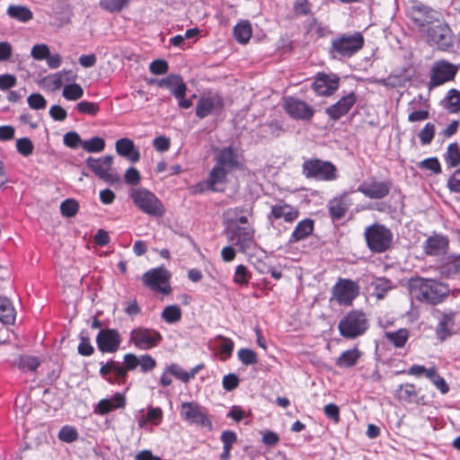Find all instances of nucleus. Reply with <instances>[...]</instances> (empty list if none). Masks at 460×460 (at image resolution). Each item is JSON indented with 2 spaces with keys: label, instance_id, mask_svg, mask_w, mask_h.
Returning a JSON list of instances; mask_svg holds the SVG:
<instances>
[{
  "label": "nucleus",
  "instance_id": "f257e3e1",
  "mask_svg": "<svg viewBox=\"0 0 460 460\" xmlns=\"http://www.w3.org/2000/svg\"><path fill=\"white\" fill-rule=\"evenodd\" d=\"M157 366L156 360L148 354L137 356L133 353H127L123 356V362L110 359L101 362L100 376L111 385H122L128 379V372L134 371L137 367L140 372L147 374L153 371Z\"/></svg>",
  "mask_w": 460,
  "mask_h": 460
},
{
  "label": "nucleus",
  "instance_id": "f03ea898",
  "mask_svg": "<svg viewBox=\"0 0 460 460\" xmlns=\"http://www.w3.org/2000/svg\"><path fill=\"white\" fill-rule=\"evenodd\" d=\"M409 289L416 300L432 305L443 302L450 292L447 285L436 279L421 277L411 278L409 279Z\"/></svg>",
  "mask_w": 460,
  "mask_h": 460
},
{
  "label": "nucleus",
  "instance_id": "7ed1b4c3",
  "mask_svg": "<svg viewBox=\"0 0 460 460\" xmlns=\"http://www.w3.org/2000/svg\"><path fill=\"white\" fill-rule=\"evenodd\" d=\"M406 16L410 21L411 30L422 38L430 27L440 20L441 15L428 5L416 4L408 9Z\"/></svg>",
  "mask_w": 460,
  "mask_h": 460
},
{
  "label": "nucleus",
  "instance_id": "20e7f679",
  "mask_svg": "<svg viewBox=\"0 0 460 460\" xmlns=\"http://www.w3.org/2000/svg\"><path fill=\"white\" fill-rule=\"evenodd\" d=\"M224 233L227 241L240 252L245 253L256 247L255 229L252 225L241 226L236 222H224Z\"/></svg>",
  "mask_w": 460,
  "mask_h": 460
},
{
  "label": "nucleus",
  "instance_id": "39448f33",
  "mask_svg": "<svg viewBox=\"0 0 460 460\" xmlns=\"http://www.w3.org/2000/svg\"><path fill=\"white\" fill-rule=\"evenodd\" d=\"M364 238L367 248L373 253L389 251L394 243V234L386 226L374 223L365 228Z\"/></svg>",
  "mask_w": 460,
  "mask_h": 460
},
{
  "label": "nucleus",
  "instance_id": "423d86ee",
  "mask_svg": "<svg viewBox=\"0 0 460 460\" xmlns=\"http://www.w3.org/2000/svg\"><path fill=\"white\" fill-rule=\"evenodd\" d=\"M302 174L306 179L320 181H333L339 177L337 167L330 161L319 158L305 159L302 164Z\"/></svg>",
  "mask_w": 460,
  "mask_h": 460
},
{
  "label": "nucleus",
  "instance_id": "0eeeda50",
  "mask_svg": "<svg viewBox=\"0 0 460 460\" xmlns=\"http://www.w3.org/2000/svg\"><path fill=\"white\" fill-rule=\"evenodd\" d=\"M368 327L367 314L361 310L349 311L342 317L338 325L340 334L346 339H355L363 335Z\"/></svg>",
  "mask_w": 460,
  "mask_h": 460
},
{
  "label": "nucleus",
  "instance_id": "6e6552de",
  "mask_svg": "<svg viewBox=\"0 0 460 460\" xmlns=\"http://www.w3.org/2000/svg\"><path fill=\"white\" fill-rule=\"evenodd\" d=\"M421 39L429 46L441 51L452 50L456 42V37L451 28L441 19L430 27Z\"/></svg>",
  "mask_w": 460,
  "mask_h": 460
},
{
  "label": "nucleus",
  "instance_id": "1a4fd4ad",
  "mask_svg": "<svg viewBox=\"0 0 460 460\" xmlns=\"http://www.w3.org/2000/svg\"><path fill=\"white\" fill-rule=\"evenodd\" d=\"M364 43L360 32L345 33L332 40L331 53L334 58H351L364 47Z\"/></svg>",
  "mask_w": 460,
  "mask_h": 460
},
{
  "label": "nucleus",
  "instance_id": "9d476101",
  "mask_svg": "<svg viewBox=\"0 0 460 460\" xmlns=\"http://www.w3.org/2000/svg\"><path fill=\"white\" fill-rule=\"evenodd\" d=\"M130 198L134 204L144 213L153 217H162L164 207L161 200L150 190L144 188L132 189Z\"/></svg>",
  "mask_w": 460,
  "mask_h": 460
},
{
  "label": "nucleus",
  "instance_id": "9b49d317",
  "mask_svg": "<svg viewBox=\"0 0 460 460\" xmlns=\"http://www.w3.org/2000/svg\"><path fill=\"white\" fill-rule=\"evenodd\" d=\"M359 292L360 286L357 281L339 278L332 288L331 300H334L340 305L349 306L358 297Z\"/></svg>",
  "mask_w": 460,
  "mask_h": 460
},
{
  "label": "nucleus",
  "instance_id": "f8f14e48",
  "mask_svg": "<svg viewBox=\"0 0 460 460\" xmlns=\"http://www.w3.org/2000/svg\"><path fill=\"white\" fill-rule=\"evenodd\" d=\"M225 106L222 95L214 91L204 92L196 105V116L204 119L209 115L219 114Z\"/></svg>",
  "mask_w": 460,
  "mask_h": 460
},
{
  "label": "nucleus",
  "instance_id": "ddd939ff",
  "mask_svg": "<svg viewBox=\"0 0 460 460\" xmlns=\"http://www.w3.org/2000/svg\"><path fill=\"white\" fill-rule=\"evenodd\" d=\"M170 279V272L164 267L151 269L142 276L145 286L155 292L164 295H168L172 291Z\"/></svg>",
  "mask_w": 460,
  "mask_h": 460
},
{
  "label": "nucleus",
  "instance_id": "4468645a",
  "mask_svg": "<svg viewBox=\"0 0 460 460\" xmlns=\"http://www.w3.org/2000/svg\"><path fill=\"white\" fill-rule=\"evenodd\" d=\"M299 209L284 200H279L270 207V211L267 215V219L273 228H277L279 221L283 220L286 224H293L298 217Z\"/></svg>",
  "mask_w": 460,
  "mask_h": 460
},
{
  "label": "nucleus",
  "instance_id": "2eb2a0df",
  "mask_svg": "<svg viewBox=\"0 0 460 460\" xmlns=\"http://www.w3.org/2000/svg\"><path fill=\"white\" fill-rule=\"evenodd\" d=\"M161 333L154 329L137 327L129 333V342L141 350H149L162 341Z\"/></svg>",
  "mask_w": 460,
  "mask_h": 460
},
{
  "label": "nucleus",
  "instance_id": "dca6fc26",
  "mask_svg": "<svg viewBox=\"0 0 460 460\" xmlns=\"http://www.w3.org/2000/svg\"><path fill=\"white\" fill-rule=\"evenodd\" d=\"M180 415L183 420L190 424L211 427V421L206 409L195 402H181Z\"/></svg>",
  "mask_w": 460,
  "mask_h": 460
},
{
  "label": "nucleus",
  "instance_id": "f3484780",
  "mask_svg": "<svg viewBox=\"0 0 460 460\" xmlns=\"http://www.w3.org/2000/svg\"><path fill=\"white\" fill-rule=\"evenodd\" d=\"M458 66L441 59L436 61L430 71L429 87H437L453 81L458 72Z\"/></svg>",
  "mask_w": 460,
  "mask_h": 460
},
{
  "label": "nucleus",
  "instance_id": "a211bd4d",
  "mask_svg": "<svg viewBox=\"0 0 460 460\" xmlns=\"http://www.w3.org/2000/svg\"><path fill=\"white\" fill-rule=\"evenodd\" d=\"M340 76L333 73L318 72L311 84V88L319 96H331L340 86Z\"/></svg>",
  "mask_w": 460,
  "mask_h": 460
},
{
  "label": "nucleus",
  "instance_id": "6ab92c4d",
  "mask_svg": "<svg viewBox=\"0 0 460 460\" xmlns=\"http://www.w3.org/2000/svg\"><path fill=\"white\" fill-rule=\"evenodd\" d=\"M283 109L294 119L310 120L314 114L313 106L293 96L284 98Z\"/></svg>",
  "mask_w": 460,
  "mask_h": 460
},
{
  "label": "nucleus",
  "instance_id": "aec40b11",
  "mask_svg": "<svg viewBox=\"0 0 460 460\" xmlns=\"http://www.w3.org/2000/svg\"><path fill=\"white\" fill-rule=\"evenodd\" d=\"M392 185L390 180L377 181L376 178H370L358 185V191L368 199H382L389 195Z\"/></svg>",
  "mask_w": 460,
  "mask_h": 460
},
{
  "label": "nucleus",
  "instance_id": "412c9836",
  "mask_svg": "<svg viewBox=\"0 0 460 460\" xmlns=\"http://www.w3.org/2000/svg\"><path fill=\"white\" fill-rule=\"evenodd\" d=\"M215 164L230 172L243 168L241 155L232 147L217 148L214 156Z\"/></svg>",
  "mask_w": 460,
  "mask_h": 460
},
{
  "label": "nucleus",
  "instance_id": "4be33fe9",
  "mask_svg": "<svg viewBox=\"0 0 460 460\" xmlns=\"http://www.w3.org/2000/svg\"><path fill=\"white\" fill-rule=\"evenodd\" d=\"M98 349L102 353H115L121 344V336L117 329H102L96 336Z\"/></svg>",
  "mask_w": 460,
  "mask_h": 460
},
{
  "label": "nucleus",
  "instance_id": "5701e85b",
  "mask_svg": "<svg viewBox=\"0 0 460 460\" xmlns=\"http://www.w3.org/2000/svg\"><path fill=\"white\" fill-rule=\"evenodd\" d=\"M230 171L218 166L217 164H214L211 171L208 173V176L206 181L199 182L198 187L200 188V190H209L212 191H219L222 190L220 186L224 185L227 181V174Z\"/></svg>",
  "mask_w": 460,
  "mask_h": 460
},
{
  "label": "nucleus",
  "instance_id": "b1692460",
  "mask_svg": "<svg viewBox=\"0 0 460 460\" xmlns=\"http://www.w3.org/2000/svg\"><path fill=\"white\" fill-rule=\"evenodd\" d=\"M112 162L113 157L109 155L102 158L89 157L86 160V164L99 178L112 183L116 180L112 174L109 173Z\"/></svg>",
  "mask_w": 460,
  "mask_h": 460
},
{
  "label": "nucleus",
  "instance_id": "393cba45",
  "mask_svg": "<svg viewBox=\"0 0 460 460\" xmlns=\"http://www.w3.org/2000/svg\"><path fill=\"white\" fill-rule=\"evenodd\" d=\"M151 84H156L160 88L168 89L173 97H181L187 93V85L183 78L176 74H170L164 78L151 79Z\"/></svg>",
  "mask_w": 460,
  "mask_h": 460
},
{
  "label": "nucleus",
  "instance_id": "a878e982",
  "mask_svg": "<svg viewBox=\"0 0 460 460\" xmlns=\"http://www.w3.org/2000/svg\"><path fill=\"white\" fill-rule=\"evenodd\" d=\"M357 102V95L351 92L342 96L337 102L326 109V114L332 120H338L345 116Z\"/></svg>",
  "mask_w": 460,
  "mask_h": 460
},
{
  "label": "nucleus",
  "instance_id": "bb28decb",
  "mask_svg": "<svg viewBox=\"0 0 460 460\" xmlns=\"http://www.w3.org/2000/svg\"><path fill=\"white\" fill-rule=\"evenodd\" d=\"M428 107V102L422 94H419L414 97L409 103V109L412 111L408 115V121L417 122L428 119L429 118Z\"/></svg>",
  "mask_w": 460,
  "mask_h": 460
},
{
  "label": "nucleus",
  "instance_id": "cd10ccee",
  "mask_svg": "<svg viewBox=\"0 0 460 460\" xmlns=\"http://www.w3.org/2000/svg\"><path fill=\"white\" fill-rule=\"evenodd\" d=\"M125 406V395L123 394L116 393L111 398L100 400L94 408V412L100 415H105L117 409H124Z\"/></svg>",
  "mask_w": 460,
  "mask_h": 460
},
{
  "label": "nucleus",
  "instance_id": "c85d7f7f",
  "mask_svg": "<svg viewBox=\"0 0 460 460\" xmlns=\"http://www.w3.org/2000/svg\"><path fill=\"white\" fill-rule=\"evenodd\" d=\"M448 247V240L441 234L429 236L423 243V250L427 255L438 256L444 254Z\"/></svg>",
  "mask_w": 460,
  "mask_h": 460
},
{
  "label": "nucleus",
  "instance_id": "c756f323",
  "mask_svg": "<svg viewBox=\"0 0 460 460\" xmlns=\"http://www.w3.org/2000/svg\"><path fill=\"white\" fill-rule=\"evenodd\" d=\"M456 315V313L453 311L441 314L436 326V335L439 341H443L453 334Z\"/></svg>",
  "mask_w": 460,
  "mask_h": 460
},
{
  "label": "nucleus",
  "instance_id": "7c9ffc66",
  "mask_svg": "<svg viewBox=\"0 0 460 460\" xmlns=\"http://www.w3.org/2000/svg\"><path fill=\"white\" fill-rule=\"evenodd\" d=\"M115 149L119 155L127 158L131 163H137L140 159V153L130 138L123 137L117 140Z\"/></svg>",
  "mask_w": 460,
  "mask_h": 460
},
{
  "label": "nucleus",
  "instance_id": "2f4dec72",
  "mask_svg": "<svg viewBox=\"0 0 460 460\" xmlns=\"http://www.w3.org/2000/svg\"><path fill=\"white\" fill-rule=\"evenodd\" d=\"M314 221L311 218L300 220L289 236L288 243L294 244L308 238L314 232Z\"/></svg>",
  "mask_w": 460,
  "mask_h": 460
},
{
  "label": "nucleus",
  "instance_id": "473e14b6",
  "mask_svg": "<svg viewBox=\"0 0 460 460\" xmlns=\"http://www.w3.org/2000/svg\"><path fill=\"white\" fill-rule=\"evenodd\" d=\"M351 203L346 195L335 197L328 203V210L332 220H340L345 217Z\"/></svg>",
  "mask_w": 460,
  "mask_h": 460
},
{
  "label": "nucleus",
  "instance_id": "72a5a7b5",
  "mask_svg": "<svg viewBox=\"0 0 460 460\" xmlns=\"http://www.w3.org/2000/svg\"><path fill=\"white\" fill-rule=\"evenodd\" d=\"M362 356V352L358 348H353L343 351L335 360V364L339 367L349 368L357 365L358 359Z\"/></svg>",
  "mask_w": 460,
  "mask_h": 460
},
{
  "label": "nucleus",
  "instance_id": "f704fd0d",
  "mask_svg": "<svg viewBox=\"0 0 460 460\" xmlns=\"http://www.w3.org/2000/svg\"><path fill=\"white\" fill-rule=\"evenodd\" d=\"M385 340L397 349L403 348L410 337V332L406 328H401L395 332H385Z\"/></svg>",
  "mask_w": 460,
  "mask_h": 460
},
{
  "label": "nucleus",
  "instance_id": "c9c22d12",
  "mask_svg": "<svg viewBox=\"0 0 460 460\" xmlns=\"http://www.w3.org/2000/svg\"><path fill=\"white\" fill-rule=\"evenodd\" d=\"M252 35V26L248 21L239 22L234 28V36L237 42L247 43Z\"/></svg>",
  "mask_w": 460,
  "mask_h": 460
},
{
  "label": "nucleus",
  "instance_id": "e433bc0d",
  "mask_svg": "<svg viewBox=\"0 0 460 460\" xmlns=\"http://www.w3.org/2000/svg\"><path fill=\"white\" fill-rule=\"evenodd\" d=\"M15 320V311L11 301L0 296V321L5 324L13 323Z\"/></svg>",
  "mask_w": 460,
  "mask_h": 460
},
{
  "label": "nucleus",
  "instance_id": "4c0bfd02",
  "mask_svg": "<svg viewBox=\"0 0 460 460\" xmlns=\"http://www.w3.org/2000/svg\"><path fill=\"white\" fill-rule=\"evenodd\" d=\"M7 14L19 22H27L33 18L32 12L26 6L10 5L7 9Z\"/></svg>",
  "mask_w": 460,
  "mask_h": 460
},
{
  "label": "nucleus",
  "instance_id": "58836bf2",
  "mask_svg": "<svg viewBox=\"0 0 460 460\" xmlns=\"http://www.w3.org/2000/svg\"><path fill=\"white\" fill-rule=\"evenodd\" d=\"M444 107L450 113H457L460 111V91L450 89L443 100Z\"/></svg>",
  "mask_w": 460,
  "mask_h": 460
},
{
  "label": "nucleus",
  "instance_id": "ea45409f",
  "mask_svg": "<svg viewBox=\"0 0 460 460\" xmlns=\"http://www.w3.org/2000/svg\"><path fill=\"white\" fill-rule=\"evenodd\" d=\"M395 396L400 401L411 402L417 397L416 387L412 384L400 385L395 391Z\"/></svg>",
  "mask_w": 460,
  "mask_h": 460
},
{
  "label": "nucleus",
  "instance_id": "a19ab883",
  "mask_svg": "<svg viewBox=\"0 0 460 460\" xmlns=\"http://www.w3.org/2000/svg\"><path fill=\"white\" fill-rule=\"evenodd\" d=\"M40 361L37 357L24 355L17 361V367L22 372H34L40 367Z\"/></svg>",
  "mask_w": 460,
  "mask_h": 460
},
{
  "label": "nucleus",
  "instance_id": "79ce46f5",
  "mask_svg": "<svg viewBox=\"0 0 460 460\" xmlns=\"http://www.w3.org/2000/svg\"><path fill=\"white\" fill-rule=\"evenodd\" d=\"M446 164L450 167H456L460 164V148L457 143H451L444 155Z\"/></svg>",
  "mask_w": 460,
  "mask_h": 460
},
{
  "label": "nucleus",
  "instance_id": "37998d69",
  "mask_svg": "<svg viewBox=\"0 0 460 460\" xmlns=\"http://www.w3.org/2000/svg\"><path fill=\"white\" fill-rule=\"evenodd\" d=\"M130 0H100L99 5L109 13H119L129 3Z\"/></svg>",
  "mask_w": 460,
  "mask_h": 460
},
{
  "label": "nucleus",
  "instance_id": "c03bdc74",
  "mask_svg": "<svg viewBox=\"0 0 460 460\" xmlns=\"http://www.w3.org/2000/svg\"><path fill=\"white\" fill-rule=\"evenodd\" d=\"M163 411L160 407H148L147 412L143 420H139V425L143 426L145 422H150L153 425L158 426L163 420Z\"/></svg>",
  "mask_w": 460,
  "mask_h": 460
},
{
  "label": "nucleus",
  "instance_id": "a18cd8bd",
  "mask_svg": "<svg viewBox=\"0 0 460 460\" xmlns=\"http://www.w3.org/2000/svg\"><path fill=\"white\" fill-rule=\"evenodd\" d=\"M428 378L441 392V394H445L448 393V385L447 384L446 380L438 373L435 367L429 368V371H428Z\"/></svg>",
  "mask_w": 460,
  "mask_h": 460
},
{
  "label": "nucleus",
  "instance_id": "49530a36",
  "mask_svg": "<svg viewBox=\"0 0 460 460\" xmlns=\"http://www.w3.org/2000/svg\"><path fill=\"white\" fill-rule=\"evenodd\" d=\"M82 147L88 153L102 152L105 147V141L100 137H94L82 142Z\"/></svg>",
  "mask_w": 460,
  "mask_h": 460
},
{
  "label": "nucleus",
  "instance_id": "de8ad7c7",
  "mask_svg": "<svg viewBox=\"0 0 460 460\" xmlns=\"http://www.w3.org/2000/svg\"><path fill=\"white\" fill-rule=\"evenodd\" d=\"M62 94L68 101H76L83 97L84 89L78 84H70L64 87Z\"/></svg>",
  "mask_w": 460,
  "mask_h": 460
},
{
  "label": "nucleus",
  "instance_id": "09e8293b",
  "mask_svg": "<svg viewBox=\"0 0 460 460\" xmlns=\"http://www.w3.org/2000/svg\"><path fill=\"white\" fill-rule=\"evenodd\" d=\"M162 318L168 323L179 322L181 318V311L178 305H168L162 312Z\"/></svg>",
  "mask_w": 460,
  "mask_h": 460
},
{
  "label": "nucleus",
  "instance_id": "8fccbe9b",
  "mask_svg": "<svg viewBox=\"0 0 460 460\" xmlns=\"http://www.w3.org/2000/svg\"><path fill=\"white\" fill-rule=\"evenodd\" d=\"M252 278V275L246 266L240 264L236 266L234 274V282L239 286H246L250 279Z\"/></svg>",
  "mask_w": 460,
  "mask_h": 460
},
{
  "label": "nucleus",
  "instance_id": "3c124183",
  "mask_svg": "<svg viewBox=\"0 0 460 460\" xmlns=\"http://www.w3.org/2000/svg\"><path fill=\"white\" fill-rule=\"evenodd\" d=\"M59 440L66 443H73L78 439V432L73 426H63L58 435Z\"/></svg>",
  "mask_w": 460,
  "mask_h": 460
},
{
  "label": "nucleus",
  "instance_id": "603ef678",
  "mask_svg": "<svg viewBox=\"0 0 460 460\" xmlns=\"http://www.w3.org/2000/svg\"><path fill=\"white\" fill-rule=\"evenodd\" d=\"M79 209V204L73 199H67L64 200L60 205V212L64 217H75Z\"/></svg>",
  "mask_w": 460,
  "mask_h": 460
},
{
  "label": "nucleus",
  "instance_id": "864d4df0",
  "mask_svg": "<svg viewBox=\"0 0 460 460\" xmlns=\"http://www.w3.org/2000/svg\"><path fill=\"white\" fill-rule=\"evenodd\" d=\"M435 131V125L430 122H428L418 134L421 145H429L434 138Z\"/></svg>",
  "mask_w": 460,
  "mask_h": 460
},
{
  "label": "nucleus",
  "instance_id": "5fc2aeb1",
  "mask_svg": "<svg viewBox=\"0 0 460 460\" xmlns=\"http://www.w3.org/2000/svg\"><path fill=\"white\" fill-rule=\"evenodd\" d=\"M418 166L421 170H428L435 174H438L442 172L440 163L437 157L424 159L418 164Z\"/></svg>",
  "mask_w": 460,
  "mask_h": 460
},
{
  "label": "nucleus",
  "instance_id": "6e6d98bb",
  "mask_svg": "<svg viewBox=\"0 0 460 460\" xmlns=\"http://www.w3.org/2000/svg\"><path fill=\"white\" fill-rule=\"evenodd\" d=\"M237 356L239 360L245 366L253 365L258 362L257 354L250 349H240Z\"/></svg>",
  "mask_w": 460,
  "mask_h": 460
},
{
  "label": "nucleus",
  "instance_id": "4d7b16f0",
  "mask_svg": "<svg viewBox=\"0 0 460 460\" xmlns=\"http://www.w3.org/2000/svg\"><path fill=\"white\" fill-rule=\"evenodd\" d=\"M76 110L82 114L95 116L100 111V106L96 102L82 101L76 104Z\"/></svg>",
  "mask_w": 460,
  "mask_h": 460
},
{
  "label": "nucleus",
  "instance_id": "13d9d810",
  "mask_svg": "<svg viewBox=\"0 0 460 460\" xmlns=\"http://www.w3.org/2000/svg\"><path fill=\"white\" fill-rule=\"evenodd\" d=\"M16 149L20 155L27 157L33 153L34 146L31 139L22 137L16 141Z\"/></svg>",
  "mask_w": 460,
  "mask_h": 460
},
{
  "label": "nucleus",
  "instance_id": "bf43d9fd",
  "mask_svg": "<svg viewBox=\"0 0 460 460\" xmlns=\"http://www.w3.org/2000/svg\"><path fill=\"white\" fill-rule=\"evenodd\" d=\"M27 102L32 110H44L47 106V100L40 93H31L27 98Z\"/></svg>",
  "mask_w": 460,
  "mask_h": 460
},
{
  "label": "nucleus",
  "instance_id": "052dcab7",
  "mask_svg": "<svg viewBox=\"0 0 460 460\" xmlns=\"http://www.w3.org/2000/svg\"><path fill=\"white\" fill-rule=\"evenodd\" d=\"M167 369L172 376H175L181 382L188 383L190 381L188 372L185 371L180 365L172 363L167 366Z\"/></svg>",
  "mask_w": 460,
  "mask_h": 460
},
{
  "label": "nucleus",
  "instance_id": "680f3d73",
  "mask_svg": "<svg viewBox=\"0 0 460 460\" xmlns=\"http://www.w3.org/2000/svg\"><path fill=\"white\" fill-rule=\"evenodd\" d=\"M78 353L84 357H89L93 354L94 348L90 342V339L85 336H80V342L77 348Z\"/></svg>",
  "mask_w": 460,
  "mask_h": 460
},
{
  "label": "nucleus",
  "instance_id": "e2e57ef3",
  "mask_svg": "<svg viewBox=\"0 0 460 460\" xmlns=\"http://www.w3.org/2000/svg\"><path fill=\"white\" fill-rule=\"evenodd\" d=\"M49 54V49L46 44H36L32 47L31 55L36 60H44Z\"/></svg>",
  "mask_w": 460,
  "mask_h": 460
},
{
  "label": "nucleus",
  "instance_id": "0e129e2a",
  "mask_svg": "<svg viewBox=\"0 0 460 460\" xmlns=\"http://www.w3.org/2000/svg\"><path fill=\"white\" fill-rule=\"evenodd\" d=\"M169 69L168 63L164 59H156L151 62L149 70L154 75L166 74Z\"/></svg>",
  "mask_w": 460,
  "mask_h": 460
},
{
  "label": "nucleus",
  "instance_id": "69168bd1",
  "mask_svg": "<svg viewBox=\"0 0 460 460\" xmlns=\"http://www.w3.org/2000/svg\"><path fill=\"white\" fill-rule=\"evenodd\" d=\"M63 141L66 146L74 148V149L77 148L80 145L82 146V142H83L81 140L80 136L75 131H70V132L65 134Z\"/></svg>",
  "mask_w": 460,
  "mask_h": 460
},
{
  "label": "nucleus",
  "instance_id": "338daca9",
  "mask_svg": "<svg viewBox=\"0 0 460 460\" xmlns=\"http://www.w3.org/2000/svg\"><path fill=\"white\" fill-rule=\"evenodd\" d=\"M447 277L460 275V255L452 258L446 265Z\"/></svg>",
  "mask_w": 460,
  "mask_h": 460
},
{
  "label": "nucleus",
  "instance_id": "774afa93",
  "mask_svg": "<svg viewBox=\"0 0 460 460\" xmlns=\"http://www.w3.org/2000/svg\"><path fill=\"white\" fill-rule=\"evenodd\" d=\"M447 188L452 192H460V169H457L448 179Z\"/></svg>",
  "mask_w": 460,
  "mask_h": 460
}]
</instances>
